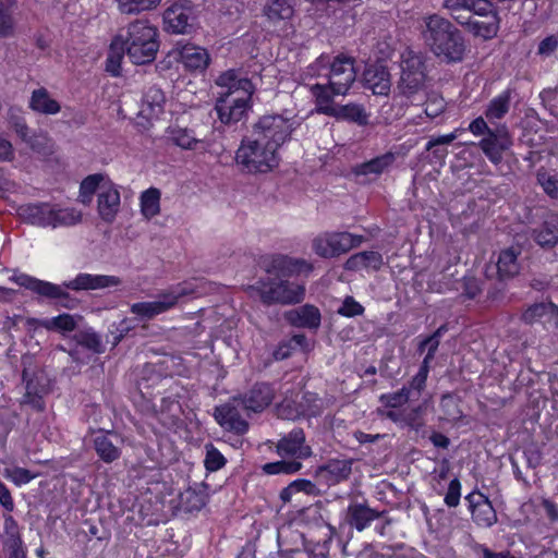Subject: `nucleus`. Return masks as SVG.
I'll return each instance as SVG.
<instances>
[{
	"instance_id": "25",
	"label": "nucleus",
	"mask_w": 558,
	"mask_h": 558,
	"mask_svg": "<svg viewBox=\"0 0 558 558\" xmlns=\"http://www.w3.org/2000/svg\"><path fill=\"white\" fill-rule=\"evenodd\" d=\"M122 438L114 432L98 430L93 437V448L105 463H112L121 457Z\"/></svg>"
},
{
	"instance_id": "7",
	"label": "nucleus",
	"mask_w": 558,
	"mask_h": 558,
	"mask_svg": "<svg viewBox=\"0 0 558 558\" xmlns=\"http://www.w3.org/2000/svg\"><path fill=\"white\" fill-rule=\"evenodd\" d=\"M400 80L397 89L400 95L411 102L425 92V60L424 56L412 49H405L400 58Z\"/></svg>"
},
{
	"instance_id": "15",
	"label": "nucleus",
	"mask_w": 558,
	"mask_h": 558,
	"mask_svg": "<svg viewBox=\"0 0 558 558\" xmlns=\"http://www.w3.org/2000/svg\"><path fill=\"white\" fill-rule=\"evenodd\" d=\"M22 378L25 383V393L21 399V405H28L36 412H44L46 409L45 397L49 392L47 377L43 373L31 374L24 368Z\"/></svg>"
},
{
	"instance_id": "9",
	"label": "nucleus",
	"mask_w": 558,
	"mask_h": 558,
	"mask_svg": "<svg viewBox=\"0 0 558 558\" xmlns=\"http://www.w3.org/2000/svg\"><path fill=\"white\" fill-rule=\"evenodd\" d=\"M252 296H258L263 304L290 305L301 303L305 296V287L284 279H268L248 287Z\"/></svg>"
},
{
	"instance_id": "29",
	"label": "nucleus",
	"mask_w": 558,
	"mask_h": 558,
	"mask_svg": "<svg viewBox=\"0 0 558 558\" xmlns=\"http://www.w3.org/2000/svg\"><path fill=\"white\" fill-rule=\"evenodd\" d=\"M364 86L371 89L374 95H388L391 81L390 73L386 66L374 64L366 68L363 74Z\"/></svg>"
},
{
	"instance_id": "23",
	"label": "nucleus",
	"mask_w": 558,
	"mask_h": 558,
	"mask_svg": "<svg viewBox=\"0 0 558 558\" xmlns=\"http://www.w3.org/2000/svg\"><path fill=\"white\" fill-rule=\"evenodd\" d=\"M385 511H377L371 508L366 502H351L344 513V523L351 529L362 532L371 526V524L384 517Z\"/></svg>"
},
{
	"instance_id": "32",
	"label": "nucleus",
	"mask_w": 558,
	"mask_h": 558,
	"mask_svg": "<svg viewBox=\"0 0 558 558\" xmlns=\"http://www.w3.org/2000/svg\"><path fill=\"white\" fill-rule=\"evenodd\" d=\"M28 107L34 112L45 116H53L61 111L60 104L51 97L50 93L45 87H39L32 92Z\"/></svg>"
},
{
	"instance_id": "43",
	"label": "nucleus",
	"mask_w": 558,
	"mask_h": 558,
	"mask_svg": "<svg viewBox=\"0 0 558 558\" xmlns=\"http://www.w3.org/2000/svg\"><path fill=\"white\" fill-rule=\"evenodd\" d=\"M142 215L150 219L160 211V191L156 187H149L144 191L140 197Z\"/></svg>"
},
{
	"instance_id": "53",
	"label": "nucleus",
	"mask_w": 558,
	"mask_h": 558,
	"mask_svg": "<svg viewBox=\"0 0 558 558\" xmlns=\"http://www.w3.org/2000/svg\"><path fill=\"white\" fill-rule=\"evenodd\" d=\"M122 13L132 14L156 8L160 0H117Z\"/></svg>"
},
{
	"instance_id": "60",
	"label": "nucleus",
	"mask_w": 558,
	"mask_h": 558,
	"mask_svg": "<svg viewBox=\"0 0 558 558\" xmlns=\"http://www.w3.org/2000/svg\"><path fill=\"white\" fill-rule=\"evenodd\" d=\"M402 425L418 432L424 426V421L422 418V408L416 407L409 411H404V415L402 416Z\"/></svg>"
},
{
	"instance_id": "19",
	"label": "nucleus",
	"mask_w": 558,
	"mask_h": 558,
	"mask_svg": "<svg viewBox=\"0 0 558 558\" xmlns=\"http://www.w3.org/2000/svg\"><path fill=\"white\" fill-rule=\"evenodd\" d=\"M313 270L311 263L303 258H294L288 255H276L266 266V271L274 275L277 279H284L298 276L300 274H308Z\"/></svg>"
},
{
	"instance_id": "8",
	"label": "nucleus",
	"mask_w": 558,
	"mask_h": 558,
	"mask_svg": "<svg viewBox=\"0 0 558 558\" xmlns=\"http://www.w3.org/2000/svg\"><path fill=\"white\" fill-rule=\"evenodd\" d=\"M283 399L277 404V415L282 420L294 421L301 416L315 417L323 412L322 400L314 392H302L295 387H281Z\"/></svg>"
},
{
	"instance_id": "24",
	"label": "nucleus",
	"mask_w": 558,
	"mask_h": 558,
	"mask_svg": "<svg viewBox=\"0 0 558 558\" xmlns=\"http://www.w3.org/2000/svg\"><path fill=\"white\" fill-rule=\"evenodd\" d=\"M168 138L171 143L182 149L196 150L208 149L214 140L207 136H199L194 130L182 128L180 125H171L167 129Z\"/></svg>"
},
{
	"instance_id": "38",
	"label": "nucleus",
	"mask_w": 558,
	"mask_h": 558,
	"mask_svg": "<svg viewBox=\"0 0 558 558\" xmlns=\"http://www.w3.org/2000/svg\"><path fill=\"white\" fill-rule=\"evenodd\" d=\"M519 254L520 250L515 247H509L500 252L497 260V271L500 279H510L520 272Z\"/></svg>"
},
{
	"instance_id": "61",
	"label": "nucleus",
	"mask_w": 558,
	"mask_h": 558,
	"mask_svg": "<svg viewBox=\"0 0 558 558\" xmlns=\"http://www.w3.org/2000/svg\"><path fill=\"white\" fill-rule=\"evenodd\" d=\"M440 341L434 338L432 335L426 337L423 341H421L418 345V351L422 353L424 350H427V353L422 362V364L428 365L434 360L435 354L438 350Z\"/></svg>"
},
{
	"instance_id": "56",
	"label": "nucleus",
	"mask_w": 558,
	"mask_h": 558,
	"mask_svg": "<svg viewBox=\"0 0 558 558\" xmlns=\"http://www.w3.org/2000/svg\"><path fill=\"white\" fill-rule=\"evenodd\" d=\"M468 3L470 4L472 19H474V16L489 19L490 15H498L492 2L488 0H469Z\"/></svg>"
},
{
	"instance_id": "52",
	"label": "nucleus",
	"mask_w": 558,
	"mask_h": 558,
	"mask_svg": "<svg viewBox=\"0 0 558 558\" xmlns=\"http://www.w3.org/2000/svg\"><path fill=\"white\" fill-rule=\"evenodd\" d=\"M227 463L225 456L213 445H205L204 466L208 472H216Z\"/></svg>"
},
{
	"instance_id": "28",
	"label": "nucleus",
	"mask_w": 558,
	"mask_h": 558,
	"mask_svg": "<svg viewBox=\"0 0 558 558\" xmlns=\"http://www.w3.org/2000/svg\"><path fill=\"white\" fill-rule=\"evenodd\" d=\"M208 499L209 485L205 482L193 483L179 496L180 506L186 512L201 511L207 505Z\"/></svg>"
},
{
	"instance_id": "62",
	"label": "nucleus",
	"mask_w": 558,
	"mask_h": 558,
	"mask_svg": "<svg viewBox=\"0 0 558 558\" xmlns=\"http://www.w3.org/2000/svg\"><path fill=\"white\" fill-rule=\"evenodd\" d=\"M9 123L10 125L14 129V131L16 132V134L25 142L28 141V137H29V129L26 124V121L25 119L20 116V114H16L14 112L11 111L10 116H9Z\"/></svg>"
},
{
	"instance_id": "21",
	"label": "nucleus",
	"mask_w": 558,
	"mask_h": 558,
	"mask_svg": "<svg viewBox=\"0 0 558 558\" xmlns=\"http://www.w3.org/2000/svg\"><path fill=\"white\" fill-rule=\"evenodd\" d=\"M121 207V196L118 186L107 180L101 191L97 193V211L100 219L107 223L116 220Z\"/></svg>"
},
{
	"instance_id": "3",
	"label": "nucleus",
	"mask_w": 558,
	"mask_h": 558,
	"mask_svg": "<svg viewBox=\"0 0 558 558\" xmlns=\"http://www.w3.org/2000/svg\"><path fill=\"white\" fill-rule=\"evenodd\" d=\"M422 38L439 59L451 63L463 59L465 45L460 31L447 19L430 14L423 19Z\"/></svg>"
},
{
	"instance_id": "58",
	"label": "nucleus",
	"mask_w": 558,
	"mask_h": 558,
	"mask_svg": "<svg viewBox=\"0 0 558 558\" xmlns=\"http://www.w3.org/2000/svg\"><path fill=\"white\" fill-rule=\"evenodd\" d=\"M410 400L412 399L410 398L408 390L403 389V387L396 392L385 393L380 396V402L389 408L402 407Z\"/></svg>"
},
{
	"instance_id": "12",
	"label": "nucleus",
	"mask_w": 558,
	"mask_h": 558,
	"mask_svg": "<svg viewBox=\"0 0 558 558\" xmlns=\"http://www.w3.org/2000/svg\"><path fill=\"white\" fill-rule=\"evenodd\" d=\"M295 130V121L280 114H267L254 124L253 133L276 151L284 144Z\"/></svg>"
},
{
	"instance_id": "31",
	"label": "nucleus",
	"mask_w": 558,
	"mask_h": 558,
	"mask_svg": "<svg viewBox=\"0 0 558 558\" xmlns=\"http://www.w3.org/2000/svg\"><path fill=\"white\" fill-rule=\"evenodd\" d=\"M533 238L539 246L556 245L558 243V215L547 214L539 227L533 230Z\"/></svg>"
},
{
	"instance_id": "22",
	"label": "nucleus",
	"mask_w": 558,
	"mask_h": 558,
	"mask_svg": "<svg viewBox=\"0 0 558 558\" xmlns=\"http://www.w3.org/2000/svg\"><path fill=\"white\" fill-rule=\"evenodd\" d=\"M276 395V389L267 383H256L248 391L236 396L242 408L248 412L260 413L268 408Z\"/></svg>"
},
{
	"instance_id": "44",
	"label": "nucleus",
	"mask_w": 558,
	"mask_h": 558,
	"mask_svg": "<svg viewBox=\"0 0 558 558\" xmlns=\"http://www.w3.org/2000/svg\"><path fill=\"white\" fill-rule=\"evenodd\" d=\"M3 519V531L7 536V545L10 549V553L25 551L22 547L20 526L16 520L10 514V512L4 514Z\"/></svg>"
},
{
	"instance_id": "20",
	"label": "nucleus",
	"mask_w": 558,
	"mask_h": 558,
	"mask_svg": "<svg viewBox=\"0 0 558 558\" xmlns=\"http://www.w3.org/2000/svg\"><path fill=\"white\" fill-rule=\"evenodd\" d=\"M194 13L191 7L174 3L163 12L165 29L173 34H187L194 27Z\"/></svg>"
},
{
	"instance_id": "4",
	"label": "nucleus",
	"mask_w": 558,
	"mask_h": 558,
	"mask_svg": "<svg viewBox=\"0 0 558 558\" xmlns=\"http://www.w3.org/2000/svg\"><path fill=\"white\" fill-rule=\"evenodd\" d=\"M122 37L126 56L134 64H147L155 60L159 49L158 29L148 20H136L130 23Z\"/></svg>"
},
{
	"instance_id": "14",
	"label": "nucleus",
	"mask_w": 558,
	"mask_h": 558,
	"mask_svg": "<svg viewBox=\"0 0 558 558\" xmlns=\"http://www.w3.org/2000/svg\"><path fill=\"white\" fill-rule=\"evenodd\" d=\"M240 95L218 96L214 110L221 124L231 126L247 118L252 108V94L239 92Z\"/></svg>"
},
{
	"instance_id": "54",
	"label": "nucleus",
	"mask_w": 558,
	"mask_h": 558,
	"mask_svg": "<svg viewBox=\"0 0 558 558\" xmlns=\"http://www.w3.org/2000/svg\"><path fill=\"white\" fill-rule=\"evenodd\" d=\"M536 178L544 192L550 198L558 199V172L551 174L545 170H538Z\"/></svg>"
},
{
	"instance_id": "45",
	"label": "nucleus",
	"mask_w": 558,
	"mask_h": 558,
	"mask_svg": "<svg viewBox=\"0 0 558 558\" xmlns=\"http://www.w3.org/2000/svg\"><path fill=\"white\" fill-rule=\"evenodd\" d=\"M469 0H444L442 7L449 11L450 16L461 26L470 23L471 11Z\"/></svg>"
},
{
	"instance_id": "30",
	"label": "nucleus",
	"mask_w": 558,
	"mask_h": 558,
	"mask_svg": "<svg viewBox=\"0 0 558 558\" xmlns=\"http://www.w3.org/2000/svg\"><path fill=\"white\" fill-rule=\"evenodd\" d=\"M217 86L222 88L220 95H240L241 92L253 94V84L250 80L240 77L234 70H228L221 73L216 80Z\"/></svg>"
},
{
	"instance_id": "49",
	"label": "nucleus",
	"mask_w": 558,
	"mask_h": 558,
	"mask_svg": "<svg viewBox=\"0 0 558 558\" xmlns=\"http://www.w3.org/2000/svg\"><path fill=\"white\" fill-rule=\"evenodd\" d=\"M440 409L445 418L449 422H457L463 415V412L460 409L459 398L452 393H446L441 397Z\"/></svg>"
},
{
	"instance_id": "27",
	"label": "nucleus",
	"mask_w": 558,
	"mask_h": 558,
	"mask_svg": "<svg viewBox=\"0 0 558 558\" xmlns=\"http://www.w3.org/2000/svg\"><path fill=\"white\" fill-rule=\"evenodd\" d=\"M352 463V460H329L326 464L317 468L316 478L327 486L337 485L349 478Z\"/></svg>"
},
{
	"instance_id": "57",
	"label": "nucleus",
	"mask_w": 558,
	"mask_h": 558,
	"mask_svg": "<svg viewBox=\"0 0 558 558\" xmlns=\"http://www.w3.org/2000/svg\"><path fill=\"white\" fill-rule=\"evenodd\" d=\"M107 180L110 179L102 173L89 174L81 182L80 189L81 191H86L88 194H95L101 191V186H104Z\"/></svg>"
},
{
	"instance_id": "17",
	"label": "nucleus",
	"mask_w": 558,
	"mask_h": 558,
	"mask_svg": "<svg viewBox=\"0 0 558 558\" xmlns=\"http://www.w3.org/2000/svg\"><path fill=\"white\" fill-rule=\"evenodd\" d=\"M512 137L506 125L498 126L494 132H489L480 142V147L494 165H499L502 161L504 153L512 146Z\"/></svg>"
},
{
	"instance_id": "16",
	"label": "nucleus",
	"mask_w": 558,
	"mask_h": 558,
	"mask_svg": "<svg viewBox=\"0 0 558 558\" xmlns=\"http://www.w3.org/2000/svg\"><path fill=\"white\" fill-rule=\"evenodd\" d=\"M240 407H242V402L235 396L228 402L216 407L214 417L223 429L236 435H244L248 430V422L242 417Z\"/></svg>"
},
{
	"instance_id": "34",
	"label": "nucleus",
	"mask_w": 558,
	"mask_h": 558,
	"mask_svg": "<svg viewBox=\"0 0 558 558\" xmlns=\"http://www.w3.org/2000/svg\"><path fill=\"white\" fill-rule=\"evenodd\" d=\"M263 14L272 25L291 20L294 15L293 0H267Z\"/></svg>"
},
{
	"instance_id": "33",
	"label": "nucleus",
	"mask_w": 558,
	"mask_h": 558,
	"mask_svg": "<svg viewBox=\"0 0 558 558\" xmlns=\"http://www.w3.org/2000/svg\"><path fill=\"white\" fill-rule=\"evenodd\" d=\"M180 59L184 66L192 71H204L210 61L209 53L205 48L190 44L181 48Z\"/></svg>"
},
{
	"instance_id": "13",
	"label": "nucleus",
	"mask_w": 558,
	"mask_h": 558,
	"mask_svg": "<svg viewBox=\"0 0 558 558\" xmlns=\"http://www.w3.org/2000/svg\"><path fill=\"white\" fill-rule=\"evenodd\" d=\"M365 238L347 231L325 232L313 240V251L323 258H335L359 247Z\"/></svg>"
},
{
	"instance_id": "39",
	"label": "nucleus",
	"mask_w": 558,
	"mask_h": 558,
	"mask_svg": "<svg viewBox=\"0 0 558 558\" xmlns=\"http://www.w3.org/2000/svg\"><path fill=\"white\" fill-rule=\"evenodd\" d=\"M513 90L511 88H507L502 90L499 95L495 96L488 104L485 109V118L494 123L497 120H501L506 117V114L510 110L511 98Z\"/></svg>"
},
{
	"instance_id": "55",
	"label": "nucleus",
	"mask_w": 558,
	"mask_h": 558,
	"mask_svg": "<svg viewBox=\"0 0 558 558\" xmlns=\"http://www.w3.org/2000/svg\"><path fill=\"white\" fill-rule=\"evenodd\" d=\"M4 476L16 486H22L34 480L36 474L21 466H12L5 469Z\"/></svg>"
},
{
	"instance_id": "2",
	"label": "nucleus",
	"mask_w": 558,
	"mask_h": 558,
	"mask_svg": "<svg viewBox=\"0 0 558 558\" xmlns=\"http://www.w3.org/2000/svg\"><path fill=\"white\" fill-rule=\"evenodd\" d=\"M10 280L32 292L50 300H69L70 294L65 289L73 291L100 290L110 287H117L121 279L109 275H93L80 272L72 280L65 281L62 286L44 281L26 274L13 275Z\"/></svg>"
},
{
	"instance_id": "40",
	"label": "nucleus",
	"mask_w": 558,
	"mask_h": 558,
	"mask_svg": "<svg viewBox=\"0 0 558 558\" xmlns=\"http://www.w3.org/2000/svg\"><path fill=\"white\" fill-rule=\"evenodd\" d=\"M548 315L553 316L558 324V306L553 302H539L527 306L521 315V320L533 325Z\"/></svg>"
},
{
	"instance_id": "35",
	"label": "nucleus",
	"mask_w": 558,
	"mask_h": 558,
	"mask_svg": "<svg viewBox=\"0 0 558 558\" xmlns=\"http://www.w3.org/2000/svg\"><path fill=\"white\" fill-rule=\"evenodd\" d=\"M396 161V154L387 151L368 161L362 162L354 167L356 175H380L389 170Z\"/></svg>"
},
{
	"instance_id": "47",
	"label": "nucleus",
	"mask_w": 558,
	"mask_h": 558,
	"mask_svg": "<svg viewBox=\"0 0 558 558\" xmlns=\"http://www.w3.org/2000/svg\"><path fill=\"white\" fill-rule=\"evenodd\" d=\"M76 317L66 313L60 314L49 319H45L43 322V327L46 328L47 330H57L63 332L73 331L76 328Z\"/></svg>"
},
{
	"instance_id": "41",
	"label": "nucleus",
	"mask_w": 558,
	"mask_h": 558,
	"mask_svg": "<svg viewBox=\"0 0 558 558\" xmlns=\"http://www.w3.org/2000/svg\"><path fill=\"white\" fill-rule=\"evenodd\" d=\"M465 28L476 37L485 40L494 38L499 29L498 15H490L489 19L477 20L471 19Z\"/></svg>"
},
{
	"instance_id": "42",
	"label": "nucleus",
	"mask_w": 558,
	"mask_h": 558,
	"mask_svg": "<svg viewBox=\"0 0 558 558\" xmlns=\"http://www.w3.org/2000/svg\"><path fill=\"white\" fill-rule=\"evenodd\" d=\"M122 37H114L106 60V71L112 76H119L121 73V63L126 49L122 44Z\"/></svg>"
},
{
	"instance_id": "64",
	"label": "nucleus",
	"mask_w": 558,
	"mask_h": 558,
	"mask_svg": "<svg viewBox=\"0 0 558 558\" xmlns=\"http://www.w3.org/2000/svg\"><path fill=\"white\" fill-rule=\"evenodd\" d=\"M363 306L356 302L352 296L345 298L338 313L345 317H354L363 313Z\"/></svg>"
},
{
	"instance_id": "6",
	"label": "nucleus",
	"mask_w": 558,
	"mask_h": 558,
	"mask_svg": "<svg viewBox=\"0 0 558 558\" xmlns=\"http://www.w3.org/2000/svg\"><path fill=\"white\" fill-rule=\"evenodd\" d=\"M235 162L248 173H266L278 166L277 151L257 135L242 140L235 151Z\"/></svg>"
},
{
	"instance_id": "5",
	"label": "nucleus",
	"mask_w": 558,
	"mask_h": 558,
	"mask_svg": "<svg viewBox=\"0 0 558 558\" xmlns=\"http://www.w3.org/2000/svg\"><path fill=\"white\" fill-rule=\"evenodd\" d=\"M22 220L39 228H70L81 223L83 214L73 207H61L48 202L23 205L19 208Z\"/></svg>"
},
{
	"instance_id": "63",
	"label": "nucleus",
	"mask_w": 558,
	"mask_h": 558,
	"mask_svg": "<svg viewBox=\"0 0 558 558\" xmlns=\"http://www.w3.org/2000/svg\"><path fill=\"white\" fill-rule=\"evenodd\" d=\"M460 497H461V483L456 477V478L451 480L449 483L448 490L445 496V504L448 507H457L460 502Z\"/></svg>"
},
{
	"instance_id": "50",
	"label": "nucleus",
	"mask_w": 558,
	"mask_h": 558,
	"mask_svg": "<svg viewBox=\"0 0 558 558\" xmlns=\"http://www.w3.org/2000/svg\"><path fill=\"white\" fill-rule=\"evenodd\" d=\"M77 344L88 349L94 353H102L105 348L100 336L93 329H86L75 335Z\"/></svg>"
},
{
	"instance_id": "1",
	"label": "nucleus",
	"mask_w": 558,
	"mask_h": 558,
	"mask_svg": "<svg viewBox=\"0 0 558 558\" xmlns=\"http://www.w3.org/2000/svg\"><path fill=\"white\" fill-rule=\"evenodd\" d=\"M307 73L311 76L326 80V83H316L310 87L315 102H317L316 87L325 89L327 95L333 98L347 95L356 80L354 59L343 54L332 58L328 54L319 56L308 65Z\"/></svg>"
},
{
	"instance_id": "46",
	"label": "nucleus",
	"mask_w": 558,
	"mask_h": 558,
	"mask_svg": "<svg viewBox=\"0 0 558 558\" xmlns=\"http://www.w3.org/2000/svg\"><path fill=\"white\" fill-rule=\"evenodd\" d=\"M16 0H0V37L7 38L14 34L12 10Z\"/></svg>"
},
{
	"instance_id": "10",
	"label": "nucleus",
	"mask_w": 558,
	"mask_h": 558,
	"mask_svg": "<svg viewBox=\"0 0 558 558\" xmlns=\"http://www.w3.org/2000/svg\"><path fill=\"white\" fill-rule=\"evenodd\" d=\"M194 290L186 283H179L158 294L157 299L131 305V313L141 319L149 320L173 308L180 299L190 295Z\"/></svg>"
},
{
	"instance_id": "37",
	"label": "nucleus",
	"mask_w": 558,
	"mask_h": 558,
	"mask_svg": "<svg viewBox=\"0 0 558 558\" xmlns=\"http://www.w3.org/2000/svg\"><path fill=\"white\" fill-rule=\"evenodd\" d=\"M165 102L166 96L161 88L150 86L143 96L141 112L147 119L158 118L163 112Z\"/></svg>"
},
{
	"instance_id": "36",
	"label": "nucleus",
	"mask_w": 558,
	"mask_h": 558,
	"mask_svg": "<svg viewBox=\"0 0 558 558\" xmlns=\"http://www.w3.org/2000/svg\"><path fill=\"white\" fill-rule=\"evenodd\" d=\"M288 320L298 327L316 329L320 325V313L314 305H303L287 314Z\"/></svg>"
},
{
	"instance_id": "11",
	"label": "nucleus",
	"mask_w": 558,
	"mask_h": 558,
	"mask_svg": "<svg viewBox=\"0 0 558 558\" xmlns=\"http://www.w3.org/2000/svg\"><path fill=\"white\" fill-rule=\"evenodd\" d=\"M316 112L335 118L337 120L352 122L360 126H365L368 124L369 113L366 112L364 106L354 102L337 105L333 102V98L327 95L325 89L320 87H316Z\"/></svg>"
},
{
	"instance_id": "26",
	"label": "nucleus",
	"mask_w": 558,
	"mask_h": 558,
	"mask_svg": "<svg viewBox=\"0 0 558 558\" xmlns=\"http://www.w3.org/2000/svg\"><path fill=\"white\" fill-rule=\"evenodd\" d=\"M465 499L470 504L473 521L482 527H490L497 522V513L488 497L482 493H471Z\"/></svg>"
},
{
	"instance_id": "18",
	"label": "nucleus",
	"mask_w": 558,
	"mask_h": 558,
	"mask_svg": "<svg viewBox=\"0 0 558 558\" xmlns=\"http://www.w3.org/2000/svg\"><path fill=\"white\" fill-rule=\"evenodd\" d=\"M277 453L282 458L289 457L299 461L310 458L313 451L306 444L304 430L295 427L278 441Z\"/></svg>"
},
{
	"instance_id": "51",
	"label": "nucleus",
	"mask_w": 558,
	"mask_h": 558,
	"mask_svg": "<svg viewBox=\"0 0 558 558\" xmlns=\"http://www.w3.org/2000/svg\"><path fill=\"white\" fill-rule=\"evenodd\" d=\"M302 469V463L296 460H281L276 462H269L263 465V471L266 474H294Z\"/></svg>"
},
{
	"instance_id": "59",
	"label": "nucleus",
	"mask_w": 558,
	"mask_h": 558,
	"mask_svg": "<svg viewBox=\"0 0 558 558\" xmlns=\"http://www.w3.org/2000/svg\"><path fill=\"white\" fill-rule=\"evenodd\" d=\"M136 324L132 318H123L118 324L111 325V333L113 335V345H117L131 330L135 328Z\"/></svg>"
},
{
	"instance_id": "48",
	"label": "nucleus",
	"mask_w": 558,
	"mask_h": 558,
	"mask_svg": "<svg viewBox=\"0 0 558 558\" xmlns=\"http://www.w3.org/2000/svg\"><path fill=\"white\" fill-rule=\"evenodd\" d=\"M429 373V366L421 364L418 372L411 379L408 386H403V389L408 390L409 396L412 400H417L421 397L422 391L426 387V380Z\"/></svg>"
}]
</instances>
